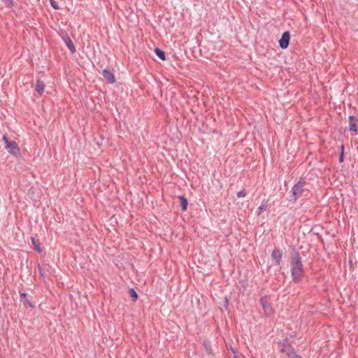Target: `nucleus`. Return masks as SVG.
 <instances>
[{
	"label": "nucleus",
	"mask_w": 358,
	"mask_h": 358,
	"mask_svg": "<svg viewBox=\"0 0 358 358\" xmlns=\"http://www.w3.org/2000/svg\"><path fill=\"white\" fill-rule=\"evenodd\" d=\"M280 351L283 353H285V355L287 356V358H292L294 355L293 350L289 347L286 348H282Z\"/></svg>",
	"instance_id": "nucleus-10"
},
{
	"label": "nucleus",
	"mask_w": 358,
	"mask_h": 358,
	"mask_svg": "<svg viewBox=\"0 0 358 358\" xmlns=\"http://www.w3.org/2000/svg\"><path fill=\"white\" fill-rule=\"evenodd\" d=\"M179 199L180 200V205L182 207V210L185 211L187 208V201L184 196H179Z\"/></svg>",
	"instance_id": "nucleus-14"
},
{
	"label": "nucleus",
	"mask_w": 358,
	"mask_h": 358,
	"mask_svg": "<svg viewBox=\"0 0 358 358\" xmlns=\"http://www.w3.org/2000/svg\"><path fill=\"white\" fill-rule=\"evenodd\" d=\"M2 139L6 144L5 147L8 152L11 153L15 156H17L20 155V148H18L17 143L15 141H9L6 136H3Z\"/></svg>",
	"instance_id": "nucleus-2"
},
{
	"label": "nucleus",
	"mask_w": 358,
	"mask_h": 358,
	"mask_svg": "<svg viewBox=\"0 0 358 358\" xmlns=\"http://www.w3.org/2000/svg\"><path fill=\"white\" fill-rule=\"evenodd\" d=\"M129 294H130V296L131 298H133V300L134 301H136L138 298V294L137 293L134 291V289H131L129 290Z\"/></svg>",
	"instance_id": "nucleus-16"
},
{
	"label": "nucleus",
	"mask_w": 358,
	"mask_h": 358,
	"mask_svg": "<svg viewBox=\"0 0 358 358\" xmlns=\"http://www.w3.org/2000/svg\"><path fill=\"white\" fill-rule=\"evenodd\" d=\"M292 275L294 280L296 282L301 280L303 275V265L301 258L296 255L292 258L291 261Z\"/></svg>",
	"instance_id": "nucleus-1"
},
{
	"label": "nucleus",
	"mask_w": 358,
	"mask_h": 358,
	"mask_svg": "<svg viewBox=\"0 0 358 358\" xmlns=\"http://www.w3.org/2000/svg\"><path fill=\"white\" fill-rule=\"evenodd\" d=\"M64 41L71 53H74L76 52V48L71 39L69 36H66L64 38Z\"/></svg>",
	"instance_id": "nucleus-8"
},
{
	"label": "nucleus",
	"mask_w": 358,
	"mask_h": 358,
	"mask_svg": "<svg viewBox=\"0 0 358 358\" xmlns=\"http://www.w3.org/2000/svg\"><path fill=\"white\" fill-rule=\"evenodd\" d=\"M343 150H344V147L342 146L341 147V156H340V162H342L343 161Z\"/></svg>",
	"instance_id": "nucleus-19"
},
{
	"label": "nucleus",
	"mask_w": 358,
	"mask_h": 358,
	"mask_svg": "<svg viewBox=\"0 0 358 358\" xmlns=\"http://www.w3.org/2000/svg\"><path fill=\"white\" fill-rule=\"evenodd\" d=\"M51 6L56 10L59 8L58 4L54 0H50Z\"/></svg>",
	"instance_id": "nucleus-17"
},
{
	"label": "nucleus",
	"mask_w": 358,
	"mask_h": 358,
	"mask_svg": "<svg viewBox=\"0 0 358 358\" xmlns=\"http://www.w3.org/2000/svg\"><path fill=\"white\" fill-rule=\"evenodd\" d=\"M349 120V129L350 131H354L355 133H358L357 130V122L358 120L356 119L354 116H350L348 118Z\"/></svg>",
	"instance_id": "nucleus-6"
},
{
	"label": "nucleus",
	"mask_w": 358,
	"mask_h": 358,
	"mask_svg": "<svg viewBox=\"0 0 358 358\" xmlns=\"http://www.w3.org/2000/svg\"><path fill=\"white\" fill-rule=\"evenodd\" d=\"M36 90L40 94H42L44 92V84L43 82L41 80H37L36 84Z\"/></svg>",
	"instance_id": "nucleus-11"
},
{
	"label": "nucleus",
	"mask_w": 358,
	"mask_h": 358,
	"mask_svg": "<svg viewBox=\"0 0 358 358\" xmlns=\"http://www.w3.org/2000/svg\"><path fill=\"white\" fill-rule=\"evenodd\" d=\"M238 197H245L246 196V193L244 190H241L237 193Z\"/></svg>",
	"instance_id": "nucleus-18"
},
{
	"label": "nucleus",
	"mask_w": 358,
	"mask_h": 358,
	"mask_svg": "<svg viewBox=\"0 0 358 358\" xmlns=\"http://www.w3.org/2000/svg\"><path fill=\"white\" fill-rule=\"evenodd\" d=\"M261 303L263 306V309L266 315L271 316L273 314V310L270 304L266 302V299H262Z\"/></svg>",
	"instance_id": "nucleus-5"
},
{
	"label": "nucleus",
	"mask_w": 358,
	"mask_h": 358,
	"mask_svg": "<svg viewBox=\"0 0 358 358\" xmlns=\"http://www.w3.org/2000/svg\"><path fill=\"white\" fill-rule=\"evenodd\" d=\"M289 42V34L286 31L282 34L281 38L279 41V45L281 48H287Z\"/></svg>",
	"instance_id": "nucleus-4"
},
{
	"label": "nucleus",
	"mask_w": 358,
	"mask_h": 358,
	"mask_svg": "<svg viewBox=\"0 0 358 358\" xmlns=\"http://www.w3.org/2000/svg\"><path fill=\"white\" fill-rule=\"evenodd\" d=\"M299 189H300V186L295 185L293 188L294 194H296L297 193L296 191L299 190Z\"/></svg>",
	"instance_id": "nucleus-20"
},
{
	"label": "nucleus",
	"mask_w": 358,
	"mask_h": 358,
	"mask_svg": "<svg viewBox=\"0 0 358 358\" xmlns=\"http://www.w3.org/2000/svg\"><path fill=\"white\" fill-rule=\"evenodd\" d=\"M31 243L36 250H37L38 252H42V248L40 247V243L38 240H36L34 238H31Z\"/></svg>",
	"instance_id": "nucleus-12"
},
{
	"label": "nucleus",
	"mask_w": 358,
	"mask_h": 358,
	"mask_svg": "<svg viewBox=\"0 0 358 358\" xmlns=\"http://www.w3.org/2000/svg\"><path fill=\"white\" fill-rule=\"evenodd\" d=\"M266 210V206H264V205H262L260 206H259L257 210H256V214L257 215H259L260 214H262L264 210Z\"/></svg>",
	"instance_id": "nucleus-15"
},
{
	"label": "nucleus",
	"mask_w": 358,
	"mask_h": 358,
	"mask_svg": "<svg viewBox=\"0 0 358 358\" xmlns=\"http://www.w3.org/2000/svg\"><path fill=\"white\" fill-rule=\"evenodd\" d=\"M102 75L105 80L109 83H114L115 82V76L110 71L104 69L102 72Z\"/></svg>",
	"instance_id": "nucleus-7"
},
{
	"label": "nucleus",
	"mask_w": 358,
	"mask_h": 358,
	"mask_svg": "<svg viewBox=\"0 0 358 358\" xmlns=\"http://www.w3.org/2000/svg\"><path fill=\"white\" fill-rule=\"evenodd\" d=\"M20 300L23 303V304L27 306H29L31 308H34V305L30 302L27 298H26V294L24 293H21L20 294Z\"/></svg>",
	"instance_id": "nucleus-9"
},
{
	"label": "nucleus",
	"mask_w": 358,
	"mask_h": 358,
	"mask_svg": "<svg viewBox=\"0 0 358 358\" xmlns=\"http://www.w3.org/2000/svg\"><path fill=\"white\" fill-rule=\"evenodd\" d=\"M6 3L12 4V0H4Z\"/></svg>",
	"instance_id": "nucleus-22"
},
{
	"label": "nucleus",
	"mask_w": 358,
	"mask_h": 358,
	"mask_svg": "<svg viewBox=\"0 0 358 358\" xmlns=\"http://www.w3.org/2000/svg\"><path fill=\"white\" fill-rule=\"evenodd\" d=\"M292 358H302L301 357H300L299 355H295L293 356V357Z\"/></svg>",
	"instance_id": "nucleus-23"
},
{
	"label": "nucleus",
	"mask_w": 358,
	"mask_h": 358,
	"mask_svg": "<svg viewBox=\"0 0 358 358\" xmlns=\"http://www.w3.org/2000/svg\"><path fill=\"white\" fill-rule=\"evenodd\" d=\"M155 52L162 60L164 61L166 59L164 52L160 50L159 48H156L155 49Z\"/></svg>",
	"instance_id": "nucleus-13"
},
{
	"label": "nucleus",
	"mask_w": 358,
	"mask_h": 358,
	"mask_svg": "<svg viewBox=\"0 0 358 358\" xmlns=\"http://www.w3.org/2000/svg\"><path fill=\"white\" fill-rule=\"evenodd\" d=\"M231 350H232V352H233V353L234 355V358H238V356L236 355V352L233 348H231Z\"/></svg>",
	"instance_id": "nucleus-21"
},
{
	"label": "nucleus",
	"mask_w": 358,
	"mask_h": 358,
	"mask_svg": "<svg viewBox=\"0 0 358 358\" xmlns=\"http://www.w3.org/2000/svg\"><path fill=\"white\" fill-rule=\"evenodd\" d=\"M282 256V252L279 249H275L271 253V259L273 263L279 266Z\"/></svg>",
	"instance_id": "nucleus-3"
}]
</instances>
